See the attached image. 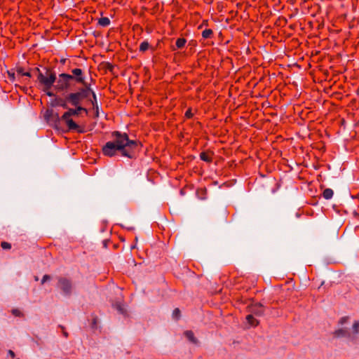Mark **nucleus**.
<instances>
[{"instance_id":"obj_1","label":"nucleus","mask_w":359,"mask_h":359,"mask_svg":"<svg viewBox=\"0 0 359 359\" xmlns=\"http://www.w3.org/2000/svg\"><path fill=\"white\" fill-rule=\"evenodd\" d=\"M88 89L90 88H87V89H83L79 92L71 93L68 96L67 100L72 105L75 106L76 109H69L67 112L64 113L61 117L59 116L57 113H55L53 109H48L46 111L45 118L48 121H54L56 128H59V125L60 122L62 121L66 124L69 130L76 131L79 133H83L84 129L81 126L77 124L76 118L82 113L81 111H84L86 114H88V111L86 109L78 105L82 100L88 96Z\"/></svg>"},{"instance_id":"obj_33","label":"nucleus","mask_w":359,"mask_h":359,"mask_svg":"<svg viewBox=\"0 0 359 359\" xmlns=\"http://www.w3.org/2000/svg\"><path fill=\"white\" fill-rule=\"evenodd\" d=\"M61 105H62L63 107H65V108L67 107L65 104H61Z\"/></svg>"},{"instance_id":"obj_17","label":"nucleus","mask_w":359,"mask_h":359,"mask_svg":"<svg viewBox=\"0 0 359 359\" xmlns=\"http://www.w3.org/2000/svg\"><path fill=\"white\" fill-rule=\"evenodd\" d=\"M212 34V31L211 29H205L202 32V36L203 38L208 39L211 36Z\"/></svg>"},{"instance_id":"obj_12","label":"nucleus","mask_w":359,"mask_h":359,"mask_svg":"<svg viewBox=\"0 0 359 359\" xmlns=\"http://www.w3.org/2000/svg\"><path fill=\"white\" fill-rule=\"evenodd\" d=\"M334 194V191L332 189L327 188L325 189L323 193V196L324 198L329 200L332 198Z\"/></svg>"},{"instance_id":"obj_16","label":"nucleus","mask_w":359,"mask_h":359,"mask_svg":"<svg viewBox=\"0 0 359 359\" xmlns=\"http://www.w3.org/2000/svg\"><path fill=\"white\" fill-rule=\"evenodd\" d=\"M359 332V321H355L352 327V333L353 334H358Z\"/></svg>"},{"instance_id":"obj_8","label":"nucleus","mask_w":359,"mask_h":359,"mask_svg":"<svg viewBox=\"0 0 359 359\" xmlns=\"http://www.w3.org/2000/svg\"><path fill=\"white\" fill-rule=\"evenodd\" d=\"M250 312L252 315L259 316L264 313L263 306L259 303H257L250 307Z\"/></svg>"},{"instance_id":"obj_6","label":"nucleus","mask_w":359,"mask_h":359,"mask_svg":"<svg viewBox=\"0 0 359 359\" xmlns=\"http://www.w3.org/2000/svg\"><path fill=\"white\" fill-rule=\"evenodd\" d=\"M60 289L65 293L69 294L72 290L71 282L67 278H60L58 280Z\"/></svg>"},{"instance_id":"obj_15","label":"nucleus","mask_w":359,"mask_h":359,"mask_svg":"<svg viewBox=\"0 0 359 359\" xmlns=\"http://www.w3.org/2000/svg\"><path fill=\"white\" fill-rule=\"evenodd\" d=\"M185 43H186V40L184 39L180 38L177 40L176 46L178 48H181L184 47Z\"/></svg>"},{"instance_id":"obj_25","label":"nucleus","mask_w":359,"mask_h":359,"mask_svg":"<svg viewBox=\"0 0 359 359\" xmlns=\"http://www.w3.org/2000/svg\"><path fill=\"white\" fill-rule=\"evenodd\" d=\"M97 318L91 319V325H90L91 329L94 328V327L97 325Z\"/></svg>"},{"instance_id":"obj_7","label":"nucleus","mask_w":359,"mask_h":359,"mask_svg":"<svg viewBox=\"0 0 359 359\" xmlns=\"http://www.w3.org/2000/svg\"><path fill=\"white\" fill-rule=\"evenodd\" d=\"M334 335L337 337H346V338H353L352 337V334L350 330L346 327H341L337 330L334 332Z\"/></svg>"},{"instance_id":"obj_21","label":"nucleus","mask_w":359,"mask_h":359,"mask_svg":"<svg viewBox=\"0 0 359 359\" xmlns=\"http://www.w3.org/2000/svg\"><path fill=\"white\" fill-rule=\"evenodd\" d=\"M1 247L4 250H10L11 248V245L9 243H8V242L3 241L1 243Z\"/></svg>"},{"instance_id":"obj_26","label":"nucleus","mask_w":359,"mask_h":359,"mask_svg":"<svg viewBox=\"0 0 359 359\" xmlns=\"http://www.w3.org/2000/svg\"><path fill=\"white\" fill-rule=\"evenodd\" d=\"M9 78L13 81L15 79V73L11 72H8Z\"/></svg>"},{"instance_id":"obj_13","label":"nucleus","mask_w":359,"mask_h":359,"mask_svg":"<svg viewBox=\"0 0 359 359\" xmlns=\"http://www.w3.org/2000/svg\"><path fill=\"white\" fill-rule=\"evenodd\" d=\"M98 25L101 27H105L110 24V20L108 18H101L98 19Z\"/></svg>"},{"instance_id":"obj_18","label":"nucleus","mask_w":359,"mask_h":359,"mask_svg":"<svg viewBox=\"0 0 359 359\" xmlns=\"http://www.w3.org/2000/svg\"><path fill=\"white\" fill-rule=\"evenodd\" d=\"M149 45L147 41H143L140 46V51H145L148 49Z\"/></svg>"},{"instance_id":"obj_29","label":"nucleus","mask_w":359,"mask_h":359,"mask_svg":"<svg viewBox=\"0 0 359 359\" xmlns=\"http://www.w3.org/2000/svg\"><path fill=\"white\" fill-rule=\"evenodd\" d=\"M8 354L12 358H14L15 355V353L12 351V350H9L8 351Z\"/></svg>"},{"instance_id":"obj_20","label":"nucleus","mask_w":359,"mask_h":359,"mask_svg":"<svg viewBox=\"0 0 359 359\" xmlns=\"http://www.w3.org/2000/svg\"><path fill=\"white\" fill-rule=\"evenodd\" d=\"M11 313L15 317H22V313L18 309H14L11 311Z\"/></svg>"},{"instance_id":"obj_9","label":"nucleus","mask_w":359,"mask_h":359,"mask_svg":"<svg viewBox=\"0 0 359 359\" xmlns=\"http://www.w3.org/2000/svg\"><path fill=\"white\" fill-rule=\"evenodd\" d=\"M112 306L120 314L125 315L126 313V309L125 305L121 302H116L112 304Z\"/></svg>"},{"instance_id":"obj_14","label":"nucleus","mask_w":359,"mask_h":359,"mask_svg":"<svg viewBox=\"0 0 359 359\" xmlns=\"http://www.w3.org/2000/svg\"><path fill=\"white\" fill-rule=\"evenodd\" d=\"M246 320L248 323L252 326H255L258 324V321L254 318L252 314L247 316Z\"/></svg>"},{"instance_id":"obj_4","label":"nucleus","mask_w":359,"mask_h":359,"mask_svg":"<svg viewBox=\"0 0 359 359\" xmlns=\"http://www.w3.org/2000/svg\"><path fill=\"white\" fill-rule=\"evenodd\" d=\"M74 79V78L73 77V76L70 74H61L59 75V79L57 81L55 88L60 90L66 89L70 85V82Z\"/></svg>"},{"instance_id":"obj_28","label":"nucleus","mask_w":359,"mask_h":359,"mask_svg":"<svg viewBox=\"0 0 359 359\" xmlns=\"http://www.w3.org/2000/svg\"><path fill=\"white\" fill-rule=\"evenodd\" d=\"M107 243H108V240H107V239H104V240L102 241V248H107Z\"/></svg>"},{"instance_id":"obj_34","label":"nucleus","mask_w":359,"mask_h":359,"mask_svg":"<svg viewBox=\"0 0 359 359\" xmlns=\"http://www.w3.org/2000/svg\"><path fill=\"white\" fill-rule=\"evenodd\" d=\"M17 359H20V358H17Z\"/></svg>"},{"instance_id":"obj_2","label":"nucleus","mask_w":359,"mask_h":359,"mask_svg":"<svg viewBox=\"0 0 359 359\" xmlns=\"http://www.w3.org/2000/svg\"><path fill=\"white\" fill-rule=\"evenodd\" d=\"M111 136L114 138L113 141L107 142L102 147V151L107 156H114L119 151L123 156L133 158L132 150L137 143L135 140H130L126 133L114 131Z\"/></svg>"},{"instance_id":"obj_11","label":"nucleus","mask_w":359,"mask_h":359,"mask_svg":"<svg viewBox=\"0 0 359 359\" xmlns=\"http://www.w3.org/2000/svg\"><path fill=\"white\" fill-rule=\"evenodd\" d=\"M184 336L187 338V339L191 341L192 344H197L198 340L194 337V333L192 331L187 330L184 332Z\"/></svg>"},{"instance_id":"obj_10","label":"nucleus","mask_w":359,"mask_h":359,"mask_svg":"<svg viewBox=\"0 0 359 359\" xmlns=\"http://www.w3.org/2000/svg\"><path fill=\"white\" fill-rule=\"evenodd\" d=\"M72 74L76 76L75 80L79 83H83V78L81 76L82 70L79 68L74 69Z\"/></svg>"},{"instance_id":"obj_3","label":"nucleus","mask_w":359,"mask_h":359,"mask_svg":"<svg viewBox=\"0 0 359 359\" xmlns=\"http://www.w3.org/2000/svg\"><path fill=\"white\" fill-rule=\"evenodd\" d=\"M36 72H38V81L43 86V89L46 92V95L49 97L53 96V94L49 91L56 80V75L55 72H53L51 69H45V74L42 73L39 68L36 67L35 69Z\"/></svg>"},{"instance_id":"obj_31","label":"nucleus","mask_w":359,"mask_h":359,"mask_svg":"<svg viewBox=\"0 0 359 359\" xmlns=\"http://www.w3.org/2000/svg\"><path fill=\"white\" fill-rule=\"evenodd\" d=\"M62 327V333H63L64 336H65V337H68V333H67L66 331H65V330H64V327Z\"/></svg>"},{"instance_id":"obj_32","label":"nucleus","mask_w":359,"mask_h":359,"mask_svg":"<svg viewBox=\"0 0 359 359\" xmlns=\"http://www.w3.org/2000/svg\"><path fill=\"white\" fill-rule=\"evenodd\" d=\"M23 76H28V77H31L32 76L30 72H25Z\"/></svg>"},{"instance_id":"obj_5","label":"nucleus","mask_w":359,"mask_h":359,"mask_svg":"<svg viewBox=\"0 0 359 359\" xmlns=\"http://www.w3.org/2000/svg\"><path fill=\"white\" fill-rule=\"evenodd\" d=\"M91 96L93 99H91V110H94L95 113L96 117H100V115L102 116H105L104 113L103 112L102 108L98 104L97 97L95 93L91 90Z\"/></svg>"},{"instance_id":"obj_27","label":"nucleus","mask_w":359,"mask_h":359,"mask_svg":"<svg viewBox=\"0 0 359 359\" xmlns=\"http://www.w3.org/2000/svg\"><path fill=\"white\" fill-rule=\"evenodd\" d=\"M348 317H343L341 318L339 323L341 325H343L344 324L347 320H348Z\"/></svg>"},{"instance_id":"obj_23","label":"nucleus","mask_w":359,"mask_h":359,"mask_svg":"<svg viewBox=\"0 0 359 359\" xmlns=\"http://www.w3.org/2000/svg\"><path fill=\"white\" fill-rule=\"evenodd\" d=\"M16 72L18 74H21V75H24V74H25L24 69L21 67H18L16 68Z\"/></svg>"},{"instance_id":"obj_30","label":"nucleus","mask_w":359,"mask_h":359,"mask_svg":"<svg viewBox=\"0 0 359 359\" xmlns=\"http://www.w3.org/2000/svg\"><path fill=\"white\" fill-rule=\"evenodd\" d=\"M185 115H186V116H187V117H188V118H191V117L192 116V115H193V114H192V113H191V110H189H189H187V111H186Z\"/></svg>"},{"instance_id":"obj_24","label":"nucleus","mask_w":359,"mask_h":359,"mask_svg":"<svg viewBox=\"0 0 359 359\" xmlns=\"http://www.w3.org/2000/svg\"><path fill=\"white\" fill-rule=\"evenodd\" d=\"M180 313V311L179 309H175L173 312H172V316L174 318H177V316H179Z\"/></svg>"},{"instance_id":"obj_22","label":"nucleus","mask_w":359,"mask_h":359,"mask_svg":"<svg viewBox=\"0 0 359 359\" xmlns=\"http://www.w3.org/2000/svg\"><path fill=\"white\" fill-rule=\"evenodd\" d=\"M50 280V276L47 274L44 275L41 280V284L42 285L44 284L45 282H46L47 280Z\"/></svg>"},{"instance_id":"obj_19","label":"nucleus","mask_w":359,"mask_h":359,"mask_svg":"<svg viewBox=\"0 0 359 359\" xmlns=\"http://www.w3.org/2000/svg\"><path fill=\"white\" fill-rule=\"evenodd\" d=\"M200 157H201V159L205 161V162H210L211 161V158L210 157H209L207 154H205V152H202L201 154H200Z\"/></svg>"}]
</instances>
